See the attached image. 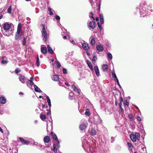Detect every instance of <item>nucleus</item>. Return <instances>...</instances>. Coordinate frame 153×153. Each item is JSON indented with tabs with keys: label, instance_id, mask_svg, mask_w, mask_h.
Wrapping results in <instances>:
<instances>
[{
	"label": "nucleus",
	"instance_id": "nucleus-1",
	"mask_svg": "<svg viewBox=\"0 0 153 153\" xmlns=\"http://www.w3.org/2000/svg\"><path fill=\"white\" fill-rule=\"evenodd\" d=\"M11 25L7 23H5L4 25L3 28L5 30L3 34L5 36H10L12 33V30L9 32V30L10 27Z\"/></svg>",
	"mask_w": 153,
	"mask_h": 153
},
{
	"label": "nucleus",
	"instance_id": "nucleus-2",
	"mask_svg": "<svg viewBox=\"0 0 153 153\" xmlns=\"http://www.w3.org/2000/svg\"><path fill=\"white\" fill-rule=\"evenodd\" d=\"M130 136L131 140L133 142H136L137 138L138 140L140 139V135L138 133H135V135L133 134H131Z\"/></svg>",
	"mask_w": 153,
	"mask_h": 153
},
{
	"label": "nucleus",
	"instance_id": "nucleus-3",
	"mask_svg": "<svg viewBox=\"0 0 153 153\" xmlns=\"http://www.w3.org/2000/svg\"><path fill=\"white\" fill-rule=\"evenodd\" d=\"M23 35V32H21V33H16L15 36V40L17 41H18L19 40L21 39L22 37V36Z\"/></svg>",
	"mask_w": 153,
	"mask_h": 153
},
{
	"label": "nucleus",
	"instance_id": "nucleus-4",
	"mask_svg": "<svg viewBox=\"0 0 153 153\" xmlns=\"http://www.w3.org/2000/svg\"><path fill=\"white\" fill-rule=\"evenodd\" d=\"M19 139L20 140L21 143L23 145H28L30 143V141L28 140H25L22 137H19Z\"/></svg>",
	"mask_w": 153,
	"mask_h": 153
},
{
	"label": "nucleus",
	"instance_id": "nucleus-5",
	"mask_svg": "<svg viewBox=\"0 0 153 153\" xmlns=\"http://www.w3.org/2000/svg\"><path fill=\"white\" fill-rule=\"evenodd\" d=\"M88 26L91 28L94 29L95 28L96 25L95 22H94V21H93L89 22L88 24Z\"/></svg>",
	"mask_w": 153,
	"mask_h": 153
},
{
	"label": "nucleus",
	"instance_id": "nucleus-6",
	"mask_svg": "<svg viewBox=\"0 0 153 153\" xmlns=\"http://www.w3.org/2000/svg\"><path fill=\"white\" fill-rule=\"evenodd\" d=\"M71 87L73 90L75 92H77L79 94H80V91L79 89H78L74 85H73L71 86Z\"/></svg>",
	"mask_w": 153,
	"mask_h": 153
},
{
	"label": "nucleus",
	"instance_id": "nucleus-7",
	"mask_svg": "<svg viewBox=\"0 0 153 153\" xmlns=\"http://www.w3.org/2000/svg\"><path fill=\"white\" fill-rule=\"evenodd\" d=\"M96 47L97 50L99 51H102L104 50V48L101 45H98Z\"/></svg>",
	"mask_w": 153,
	"mask_h": 153
},
{
	"label": "nucleus",
	"instance_id": "nucleus-8",
	"mask_svg": "<svg viewBox=\"0 0 153 153\" xmlns=\"http://www.w3.org/2000/svg\"><path fill=\"white\" fill-rule=\"evenodd\" d=\"M82 47L86 51L88 50L89 48L88 45L87 43H82Z\"/></svg>",
	"mask_w": 153,
	"mask_h": 153
},
{
	"label": "nucleus",
	"instance_id": "nucleus-9",
	"mask_svg": "<svg viewBox=\"0 0 153 153\" xmlns=\"http://www.w3.org/2000/svg\"><path fill=\"white\" fill-rule=\"evenodd\" d=\"M95 73L96 75L97 76H100V72L97 66H95L94 67Z\"/></svg>",
	"mask_w": 153,
	"mask_h": 153
},
{
	"label": "nucleus",
	"instance_id": "nucleus-10",
	"mask_svg": "<svg viewBox=\"0 0 153 153\" xmlns=\"http://www.w3.org/2000/svg\"><path fill=\"white\" fill-rule=\"evenodd\" d=\"M41 52L43 54H45L47 52V49L46 47H41Z\"/></svg>",
	"mask_w": 153,
	"mask_h": 153
},
{
	"label": "nucleus",
	"instance_id": "nucleus-11",
	"mask_svg": "<svg viewBox=\"0 0 153 153\" xmlns=\"http://www.w3.org/2000/svg\"><path fill=\"white\" fill-rule=\"evenodd\" d=\"M6 102V100L5 98L3 96L0 97V103L4 104Z\"/></svg>",
	"mask_w": 153,
	"mask_h": 153
},
{
	"label": "nucleus",
	"instance_id": "nucleus-12",
	"mask_svg": "<svg viewBox=\"0 0 153 153\" xmlns=\"http://www.w3.org/2000/svg\"><path fill=\"white\" fill-rule=\"evenodd\" d=\"M50 135L55 140H57L58 138L57 136L53 131L51 132Z\"/></svg>",
	"mask_w": 153,
	"mask_h": 153
},
{
	"label": "nucleus",
	"instance_id": "nucleus-13",
	"mask_svg": "<svg viewBox=\"0 0 153 153\" xmlns=\"http://www.w3.org/2000/svg\"><path fill=\"white\" fill-rule=\"evenodd\" d=\"M22 25L21 23L19 24L17 27V31L16 33H21V32H22Z\"/></svg>",
	"mask_w": 153,
	"mask_h": 153
},
{
	"label": "nucleus",
	"instance_id": "nucleus-14",
	"mask_svg": "<svg viewBox=\"0 0 153 153\" xmlns=\"http://www.w3.org/2000/svg\"><path fill=\"white\" fill-rule=\"evenodd\" d=\"M87 125L85 124L82 123L80 125L79 128L81 130H84L86 127Z\"/></svg>",
	"mask_w": 153,
	"mask_h": 153
},
{
	"label": "nucleus",
	"instance_id": "nucleus-15",
	"mask_svg": "<svg viewBox=\"0 0 153 153\" xmlns=\"http://www.w3.org/2000/svg\"><path fill=\"white\" fill-rule=\"evenodd\" d=\"M86 63L90 69L91 70H93V68L91 63L88 60L86 61Z\"/></svg>",
	"mask_w": 153,
	"mask_h": 153
},
{
	"label": "nucleus",
	"instance_id": "nucleus-16",
	"mask_svg": "<svg viewBox=\"0 0 153 153\" xmlns=\"http://www.w3.org/2000/svg\"><path fill=\"white\" fill-rule=\"evenodd\" d=\"M19 80L20 82L23 83L25 82V77L24 76H21L19 78Z\"/></svg>",
	"mask_w": 153,
	"mask_h": 153
},
{
	"label": "nucleus",
	"instance_id": "nucleus-17",
	"mask_svg": "<svg viewBox=\"0 0 153 153\" xmlns=\"http://www.w3.org/2000/svg\"><path fill=\"white\" fill-rule=\"evenodd\" d=\"M43 140L45 143H48L50 141V137L48 136H46L44 138Z\"/></svg>",
	"mask_w": 153,
	"mask_h": 153
},
{
	"label": "nucleus",
	"instance_id": "nucleus-18",
	"mask_svg": "<svg viewBox=\"0 0 153 153\" xmlns=\"http://www.w3.org/2000/svg\"><path fill=\"white\" fill-rule=\"evenodd\" d=\"M100 21L101 24H103L104 23V17L102 14H100Z\"/></svg>",
	"mask_w": 153,
	"mask_h": 153
},
{
	"label": "nucleus",
	"instance_id": "nucleus-19",
	"mask_svg": "<svg viewBox=\"0 0 153 153\" xmlns=\"http://www.w3.org/2000/svg\"><path fill=\"white\" fill-rule=\"evenodd\" d=\"M42 36L44 37L45 40H46L47 39V33L46 31V30H45V31L44 30H42Z\"/></svg>",
	"mask_w": 153,
	"mask_h": 153
},
{
	"label": "nucleus",
	"instance_id": "nucleus-20",
	"mask_svg": "<svg viewBox=\"0 0 153 153\" xmlns=\"http://www.w3.org/2000/svg\"><path fill=\"white\" fill-rule=\"evenodd\" d=\"M52 79L54 81H58L59 80V77L57 74L53 75L52 77Z\"/></svg>",
	"mask_w": 153,
	"mask_h": 153
},
{
	"label": "nucleus",
	"instance_id": "nucleus-21",
	"mask_svg": "<svg viewBox=\"0 0 153 153\" xmlns=\"http://www.w3.org/2000/svg\"><path fill=\"white\" fill-rule=\"evenodd\" d=\"M40 117L42 120L44 121L46 119V115L42 113H41L40 115Z\"/></svg>",
	"mask_w": 153,
	"mask_h": 153
},
{
	"label": "nucleus",
	"instance_id": "nucleus-22",
	"mask_svg": "<svg viewBox=\"0 0 153 153\" xmlns=\"http://www.w3.org/2000/svg\"><path fill=\"white\" fill-rule=\"evenodd\" d=\"M108 66L107 64H105L102 66V70L103 71L105 72H106L108 71Z\"/></svg>",
	"mask_w": 153,
	"mask_h": 153
},
{
	"label": "nucleus",
	"instance_id": "nucleus-23",
	"mask_svg": "<svg viewBox=\"0 0 153 153\" xmlns=\"http://www.w3.org/2000/svg\"><path fill=\"white\" fill-rule=\"evenodd\" d=\"M47 48H48V52L51 54H53V51L49 45H47Z\"/></svg>",
	"mask_w": 153,
	"mask_h": 153
},
{
	"label": "nucleus",
	"instance_id": "nucleus-24",
	"mask_svg": "<svg viewBox=\"0 0 153 153\" xmlns=\"http://www.w3.org/2000/svg\"><path fill=\"white\" fill-rule=\"evenodd\" d=\"M34 87L35 88V91L36 92H41L42 91L36 85H34Z\"/></svg>",
	"mask_w": 153,
	"mask_h": 153
},
{
	"label": "nucleus",
	"instance_id": "nucleus-25",
	"mask_svg": "<svg viewBox=\"0 0 153 153\" xmlns=\"http://www.w3.org/2000/svg\"><path fill=\"white\" fill-rule=\"evenodd\" d=\"M96 43L95 39L94 38H92L91 41V43L92 46L95 45Z\"/></svg>",
	"mask_w": 153,
	"mask_h": 153
},
{
	"label": "nucleus",
	"instance_id": "nucleus-26",
	"mask_svg": "<svg viewBox=\"0 0 153 153\" xmlns=\"http://www.w3.org/2000/svg\"><path fill=\"white\" fill-rule=\"evenodd\" d=\"M52 150L55 153H56L57 152V149L56 148V145L55 144H54L53 145V149Z\"/></svg>",
	"mask_w": 153,
	"mask_h": 153
},
{
	"label": "nucleus",
	"instance_id": "nucleus-27",
	"mask_svg": "<svg viewBox=\"0 0 153 153\" xmlns=\"http://www.w3.org/2000/svg\"><path fill=\"white\" fill-rule=\"evenodd\" d=\"M55 63L58 68H59L61 67V65L60 63L58 60L55 61Z\"/></svg>",
	"mask_w": 153,
	"mask_h": 153
},
{
	"label": "nucleus",
	"instance_id": "nucleus-28",
	"mask_svg": "<svg viewBox=\"0 0 153 153\" xmlns=\"http://www.w3.org/2000/svg\"><path fill=\"white\" fill-rule=\"evenodd\" d=\"M128 117L131 121H133L134 119V118L132 114H128Z\"/></svg>",
	"mask_w": 153,
	"mask_h": 153
},
{
	"label": "nucleus",
	"instance_id": "nucleus-29",
	"mask_svg": "<svg viewBox=\"0 0 153 153\" xmlns=\"http://www.w3.org/2000/svg\"><path fill=\"white\" fill-rule=\"evenodd\" d=\"M111 73H112V78L113 79H114L115 80H116L117 79V78L116 76V75L115 74V73L112 72Z\"/></svg>",
	"mask_w": 153,
	"mask_h": 153
},
{
	"label": "nucleus",
	"instance_id": "nucleus-30",
	"mask_svg": "<svg viewBox=\"0 0 153 153\" xmlns=\"http://www.w3.org/2000/svg\"><path fill=\"white\" fill-rule=\"evenodd\" d=\"M27 37H24L22 41V45L23 46L26 45V41L27 40Z\"/></svg>",
	"mask_w": 153,
	"mask_h": 153
},
{
	"label": "nucleus",
	"instance_id": "nucleus-31",
	"mask_svg": "<svg viewBox=\"0 0 153 153\" xmlns=\"http://www.w3.org/2000/svg\"><path fill=\"white\" fill-rule=\"evenodd\" d=\"M85 114L88 116H89L90 115L91 113L89 110L88 109H87L86 110V111L85 113Z\"/></svg>",
	"mask_w": 153,
	"mask_h": 153
},
{
	"label": "nucleus",
	"instance_id": "nucleus-32",
	"mask_svg": "<svg viewBox=\"0 0 153 153\" xmlns=\"http://www.w3.org/2000/svg\"><path fill=\"white\" fill-rule=\"evenodd\" d=\"M36 65L37 67H39V61L38 57V55H37L36 58Z\"/></svg>",
	"mask_w": 153,
	"mask_h": 153
},
{
	"label": "nucleus",
	"instance_id": "nucleus-33",
	"mask_svg": "<svg viewBox=\"0 0 153 153\" xmlns=\"http://www.w3.org/2000/svg\"><path fill=\"white\" fill-rule=\"evenodd\" d=\"M91 132L92 135L93 136L95 135L96 134V130L93 128L91 129Z\"/></svg>",
	"mask_w": 153,
	"mask_h": 153
},
{
	"label": "nucleus",
	"instance_id": "nucleus-34",
	"mask_svg": "<svg viewBox=\"0 0 153 153\" xmlns=\"http://www.w3.org/2000/svg\"><path fill=\"white\" fill-rule=\"evenodd\" d=\"M96 54L94 53V56L92 58V61H93L95 62L96 60H97V57L96 56Z\"/></svg>",
	"mask_w": 153,
	"mask_h": 153
},
{
	"label": "nucleus",
	"instance_id": "nucleus-35",
	"mask_svg": "<svg viewBox=\"0 0 153 153\" xmlns=\"http://www.w3.org/2000/svg\"><path fill=\"white\" fill-rule=\"evenodd\" d=\"M123 104L125 106H126L127 107H128L129 105V103L127 100H126L123 102Z\"/></svg>",
	"mask_w": 153,
	"mask_h": 153
},
{
	"label": "nucleus",
	"instance_id": "nucleus-36",
	"mask_svg": "<svg viewBox=\"0 0 153 153\" xmlns=\"http://www.w3.org/2000/svg\"><path fill=\"white\" fill-rule=\"evenodd\" d=\"M29 83L30 85L32 86L34 84V83L33 82V81H31V80H28L27 84Z\"/></svg>",
	"mask_w": 153,
	"mask_h": 153
},
{
	"label": "nucleus",
	"instance_id": "nucleus-37",
	"mask_svg": "<svg viewBox=\"0 0 153 153\" xmlns=\"http://www.w3.org/2000/svg\"><path fill=\"white\" fill-rule=\"evenodd\" d=\"M51 8L50 7H49L48 8V10L49 11V14L50 15H53V12L51 11Z\"/></svg>",
	"mask_w": 153,
	"mask_h": 153
},
{
	"label": "nucleus",
	"instance_id": "nucleus-38",
	"mask_svg": "<svg viewBox=\"0 0 153 153\" xmlns=\"http://www.w3.org/2000/svg\"><path fill=\"white\" fill-rule=\"evenodd\" d=\"M108 57L109 58L111 59L112 58V56L111 54L110 53L108 52Z\"/></svg>",
	"mask_w": 153,
	"mask_h": 153
},
{
	"label": "nucleus",
	"instance_id": "nucleus-39",
	"mask_svg": "<svg viewBox=\"0 0 153 153\" xmlns=\"http://www.w3.org/2000/svg\"><path fill=\"white\" fill-rule=\"evenodd\" d=\"M1 63L3 64H6L8 63L7 59L6 60H2L1 62Z\"/></svg>",
	"mask_w": 153,
	"mask_h": 153
},
{
	"label": "nucleus",
	"instance_id": "nucleus-40",
	"mask_svg": "<svg viewBox=\"0 0 153 153\" xmlns=\"http://www.w3.org/2000/svg\"><path fill=\"white\" fill-rule=\"evenodd\" d=\"M21 71V70L19 68H17L15 70V72L16 74H18Z\"/></svg>",
	"mask_w": 153,
	"mask_h": 153
},
{
	"label": "nucleus",
	"instance_id": "nucleus-41",
	"mask_svg": "<svg viewBox=\"0 0 153 153\" xmlns=\"http://www.w3.org/2000/svg\"><path fill=\"white\" fill-rule=\"evenodd\" d=\"M11 6H10L7 9V12L9 13H10L11 12Z\"/></svg>",
	"mask_w": 153,
	"mask_h": 153
},
{
	"label": "nucleus",
	"instance_id": "nucleus-42",
	"mask_svg": "<svg viewBox=\"0 0 153 153\" xmlns=\"http://www.w3.org/2000/svg\"><path fill=\"white\" fill-rule=\"evenodd\" d=\"M97 23L98 27L100 28V30H101L102 29V27L101 25L100 24V23L99 22H97Z\"/></svg>",
	"mask_w": 153,
	"mask_h": 153
},
{
	"label": "nucleus",
	"instance_id": "nucleus-43",
	"mask_svg": "<svg viewBox=\"0 0 153 153\" xmlns=\"http://www.w3.org/2000/svg\"><path fill=\"white\" fill-rule=\"evenodd\" d=\"M55 140L57 142V143H56V145H57V146H58V147L59 148L60 147V144H59V141L58 139H57V140Z\"/></svg>",
	"mask_w": 153,
	"mask_h": 153
},
{
	"label": "nucleus",
	"instance_id": "nucleus-44",
	"mask_svg": "<svg viewBox=\"0 0 153 153\" xmlns=\"http://www.w3.org/2000/svg\"><path fill=\"white\" fill-rule=\"evenodd\" d=\"M46 98L48 103H49V102H51L50 99L48 96H47Z\"/></svg>",
	"mask_w": 153,
	"mask_h": 153
},
{
	"label": "nucleus",
	"instance_id": "nucleus-45",
	"mask_svg": "<svg viewBox=\"0 0 153 153\" xmlns=\"http://www.w3.org/2000/svg\"><path fill=\"white\" fill-rule=\"evenodd\" d=\"M63 72L64 74H67V70L66 69L64 68L63 69Z\"/></svg>",
	"mask_w": 153,
	"mask_h": 153
},
{
	"label": "nucleus",
	"instance_id": "nucleus-46",
	"mask_svg": "<svg viewBox=\"0 0 153 153\" xmlns=\"http://www.w3.org/2000/svg\"><path fill=\"white\" fill-rule=\"evenodd\" d=\"M127 145L129 147L131 148V147H133L131 143H130L129 142L128 143H127Z\"/></svg>",
	"mask_w": 153,
	"mask_h": 153
},
{
	"label": "nucleus",
	"instance_id": "nucleus-47",
	"mask_svg": "<svg viewBox=\"0 0 153 153\" xmlns=\"http://www.w3.org/2000/svg\"><path fill=\"white\" fill-rule=\"evenodd\" d=\"M100 6H101V1H100V0L99 3V4L98 6V10L99 11L100 10Z\"/></svg>",
	"mask_w": 153,
	"mask_h": 153
},
{
	"label": "nucleus",
	"instance_id": "nucleus-48",
	"mask_svg": "<svg viewBox=\"0 0 153 153\" xmlns=\"http://www.w3.org/2000/svg\"><path fill=\"white\" fill-rule=\"evenodd\" d=\"M55 19L57 20H59L60 19V17L58 15H56L55 16Z\"/></svg>",
	"mask_w": 153,
	"mask_h": 153
},
{
	"label": "nucleus",
	"instance_id": "nucleus-49",
	"mask_svg": "<svg viewBox=\"0 0 153 153\" xmlns=\"http://www.w3.org/2000/svg\"><path fill=\"white\" fill-rule=\"evenodd\" d=\"M120 108V111H121L122 114L124 113V111L123 109V108L121 107V108L120 107L119 108Z\"/></svg>",
	"mask_w": 153,
	"mask_h": 153
},
{
	"label": "nucleus",
	"instance_id": "nucleus-50",
	"mask_svg": "<svg viewBox=\"0 0 153 153\" xmlns=\"http://www.w3.org/2000/svg\"><path fill=\"white\" fill-rule=\"evenodd\" d=\"M45 30V25H42V30Z\"/></svg>",
	"mask_w": 153,
	"mask_h": 153
},
{
	"label": "nucleus",
	"instance_id": "nucleus-51",
	"mask_svg": "<svg viewBox=\"0 0 153 153\" xmlns=\"http://www.w3.org/2000/svg\"><path fill=\"white\" fill-rule=\"evenodd\" d=\"M137 120L139 121H140L141 120V118L139 116H137Z\"/></svg>",
	"mask_w": 153,
	"mask_h": 153
},
{
	"label": "nucleus",
	"instance_id": "nucleus-52",
	"mask_svg": "<svg viewBox=\"0 0 153 153\" xmlns=\"http://www.w3.org/2000/svg\"><path fill=\"white\" fill-rule=\"evenodd\" d=\"M47 114L48 115H50L51 114V109H50L48 111V112L47 113Z\"/></svg>",
	"mask_w": 153,
	"mask_h": 153
},
{
	"label": "nucleus",
	"instance_id": "nucleus-53",
	"mask_svg": "<svg viewBox=\"0 0 153 153\" xmlns=\"http://www.w3.org/2000/svg\"><path fill=\"white\" fill-rule=\"evenodd\" d=\"M117 81V85H118V86L120 87H121V86L120 84V83L119 82V81H118V79H117V80H116Z\"/></svg>",
	"mask_w": 153,
	"mask_h": 153
},
{
	"label": "nucleus",
	"instance_id": "nucleus-54",
	"mask_svg": "<svg viewBox=\"0 0 153 153\" xmlns=\"http://www.w3.org/2000/svg\"><path fill=\"white\" fill-rule=\"evenodd\" d=\"M120 102H123V100L122 97H120Z\"/></svg>",
	"mask_w": 153,
	"mask_h": 153
},
{
	"label": "nucleus",
	"instance_id": "nucleus-55",
	"mask_svg": "<svg viewBox=\"0 0 153 153\" xmlns=\"http://www.w3.org/2000/svg\"><path fill=\"white\" fill-rule=\"evenodd\" d=\"M0 58L2 59H7V58L5 56H3L0 57Z\"/></svg>",
	"mask_w": 153,
	"mask_h": 153
},
{
	"label": "nucleus",
	"instance_id": "nucleus-56",
	"mask_svg": "<svg viewBox=\"0 0 153 153\" xmlns=\"http://www.w3.org/2000/svg\"><path fill=\"white\" fill-rule=\"evenodd\" d=\"M122 102H120V103L119 104V108H121V107H122L121 105H122Z\"/></svg>",
	"mask_w": 153,
	"mask_h": 153
},
{
	"label": "nucleus",
	"instance_id": "nucleus-57",
	"mask_svg": "<svg viewBox=\"0 0 153 153\" xmlns=\"http://www.w3.org/2000/svg\"><path fill=\"white\" fill-rule=\"evenodd\" d=\"M95 20L97 21H98L99 20V18L98 17H97L95 18Z\"/></svg>",
	"mask_w": 153,
	"mask_h": 153
},
{
	"label": "nucleus",
	"instance_id": "nucleus-58",
	"mask_svg": "<svg viewBox=\"0 0 153 153\" xmlns=\"http://www.w3.org/2000/svg\"><path fill=\"white\" fill-rule=\"evenodd\" d=\"M90 17L91 18H92L93 19V21H94L95 20V18L94 17H93V16H90Z\"/></svg>",
	"mask_w": 153,
	"mask_h": 153
},
{
	"label": "nucleus",
	"instance_id": "nucleus-59",
	"mask_svg": "<svg viewBox=\"0 0 153 153\" xmlns=\"http://www.w3.org/2000/svg\"><path fill=\"white\" fill-rule=\"evenodd\" d=\"M33 77H31L30 78V79L29 80H31V81H33Z\"/></svg>",
	"mask_w": 153,
	"mask_h": 153
},
{
	"label": "nucleus",
	"instance_id": "nucleus-60",
	"mask_svg": "<svg viewBox=\"0 0 153 153\" xmlns=\"http://www.w3.org/2000/svg\"><path fill=\"white\" fill-rule=\"evenodd\" d=\"M48 103V106H49L51 108V102H49V103Z\"/></svg>",
	"mask_w": 153,
	"mask_h": 153
},
{
	"label": "nucleus",
	"instance_id": "nucleus-61",
	"mask_svg": "<svg viewBox=\"0 0 153 153\" xmlns=\"http://www.w3.org/2000/svg\"><path fill=\"white\" fill-rule=\"evenodd\" d=\"M0 131L2 133H3V131L2 128L0 127Z\"/></svg>",
	"mask_w": 153,
	"mask_h": 153
},
{
	"label": "nucleus",
	"instance_id": "nucleus-62",
	"mask_svg": "<svg viewBox=\"0 0 153 153\" xmlns=\"http://www.w3.org/2000/svg\"><path fill=\"white\" fill-rule=\"evenodd\" d=\"M65 84L66 85H67V86H70L69 85V84L68 83H66V82H65Z\"/></svg>",
	"mask_w": 153,
	"mask_h": 153
},
{
	"label": "nucleus",
	"instance_id": "nucleus-63",
	"mask_svg": "<svg viewBox=\"0 0 153 153\" xmlns=\"http://www.w3.org/2000/svg\"><path fill=\"white\" fill-rule=\"evenodd\" d=\"M3 18V15L2 14H0V19Z\"/></svg>",
	"mask_w": 153,
	"mask_h": 153
},
{
	"label": "nucleus",
	"instance_id": "nucleus-64",
	"mask_svg": "<svg viewBox=\"0 0 153 153\" xmlns=\"http://www.w3.org/2000/svg\"><path fill=\"white\" fill-rule=\"evenodd\" d=\"M45 105L43 104L42 105V108H45Z\"/></svg>",
	"mask_w": 153,
	"mask_h": 153
}]
</instances>
